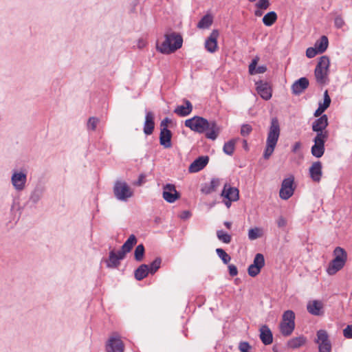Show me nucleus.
Here are the masks:
<instances>
[{"instance_id": "obj_1", "label": "nucleus", "mask_w": 352, "mask_h": 352, "mask_svg": "<svg viewBox=\"0 0 352 352\" xmlns=\"http://www.w3.org/2000/svg\"><path fill=\"white\" fill-rule=\"evenodd\" d=\"M184 124L194 132L200 134L205 133L206 138L211 140H215L222 129L215 120L208 121L199 116H195L186 120Z\"/></svg>"}, {"instance_id": "obj_2", "label": "nucleus", "mask_w": 352, "mask_h": 352, "mask_svg": "<svg viewBox=\"0 0 352 352\" xmlns=\"http://www.w3.org/2000/svg\"><path fill=\"white\" fill-rule=\"evenodd\" d=\"M280 133L278 119L273 117L271 119L270 126L267 133L266 146L263 153V158L267 160L272 155L278 142Z\"/></svg>"}, {"instance_id": "obj_3", "label": "nucleus", "mask_w": 352, "mask_h": 352, "mask_svg": "<svg viewBox=\"0 0 352 352\" xmlns=\"http://www.w3.org/2000/svg\"><path fill=\"white\" fill-rule=\"evenodd\" d=\"M165 40L161 46L157 45V50L164 54H170L174 53L182 47L183 38L182 35L177 32L166 34Z\"/></svg>"}, {"instance_id": "obj_4", "label": "nucleus", "mask_w": 352, "mask_h": 352, "mask_svg": "<svg viewBox=\"0 0 352 352\" xmlns=\"http://www.w3.org/2000/svg\"><path fill=\"white\" fill-rule=\"evenodd\" d=\"M333 256V259L329 263L327 269V272L329 275H334L342 269L347 260L346 250L339 246L334 249Z\"/></svg>"}, {"instance_id": "obj_5", "label": "nucleus", "mask_w": 352, "mask_h": 352, "mask_svg": "<svg viewBox=\"0 0 352 352\" xmlns=\"http://www.w3.org/2000/svg\"><path fill=\"white\" fill-rule=\"evenodd\" d=\"M113 193L117 199L125 201L133 196V191L125 182L116 181L113 186Z\"/></svg>"}, {"instance_id": "obj_6", "label": "nucleus", "mask_w": 352, "mask_h": 352, "mask_svg": "<svg viewBox=\"0 0 352 352\" xmlns=\"http://www.w3.org/2000/svg\"><path fill=\"white\" fill-rule=\"evenodd\" d=\"M295 188L293 175L284 179L279 191L280 197L284 200L289 199L294 195Z\"/></svg>"}, {"instance_id": "obj_7", "label": "nucleus", "mask_w": 352, "mask_h": 352, "mask_svg": "<svg viewBox=\"0 0 352 352\" xmlns=\"http://www.w3.org/2000/svg\"><path fill=\"white\" fill-rule=\"evenodd\" d=\"M317 338L315 342L318 344L319 352H331V343L329 339L327 331L320 329L316 333Z\"/></svg>"}, {"instance_id": "obj_8", "label": "nucleus", "mask_w": 352, "mask_h": 352, "mask_svg": "<svg viewBox=\"0 0 352 352\" xmlns=\"http://www.w3.org/2000/svg\"><path fill=\"white\" fill-rule=\"evenodd\" d=\"M162 197L166 201L172 204L181 197V194L174 184H166L163 186Z\"/></svg>"}, {"instance_id": "obj_9", "label": "nucleus", "mask_w": 352, "mask_h": 352, "mask_svg": "<svg viewBox=\"0 0 352 352\" xmlns=\"http://www.w3.org/2000/svg\"><path fill=\"white\" fill-rule=\"evenodd\" d=\"M116 336H111L109 338L106 344L107 352H124V344L117 333Z\"/></svg>"}, {"instance_id": "obj_10", "label": "nucleus", "mask_w": 352, "mask_h": 352, "mask_svg": "<svg viewBox=\"0 0 352 352\" xmlns=\"http://www.w3.org/2000/svg\"><path fill=\"white\" fill-rule=\"evenodd\" d=\"M256 90L258 94L265 100H269L272 96V89L270 83L263 81L258 80L255 82Z\"/></svg>"}, {"instance_id": "obj_11", "label": "nucleus", "mask_w": 352, "mask_h": 352, "mask_svg": "<svg viewBox=\"0 0 352 352\" xmlns=\"http://www.w3.org/2000/svg\"><path fill=\"white\" fill-rule=\"evenodd\" d=\"M125 258V256L118 250L117 252L113 250L109 252V258L105 261L107 267L113 269L118 268L120 261Z\"/></svg>"}, {"instance_id": "obj_12", "label": "nucleus", "mask_w": 352, "mask_h": 352, "mask_svg": "<svg viewBox=\"0 0 352 352\" xmlns=\"http://www.w3.org/2000/svg\"><path fill=\"white\" fill-rule=\"evenodd\" d=\"M209 157L208 155H201L197 157L189 166V173H197L204 168L208 164Z\"/></svg>"}, {"instance_id": "obj_13", "label": "nucleus", "mask_w": 352, "mask_h": 352, "mask_svg": "<svg viewBox=\"0 0 352 352\" xmlns=\"http://www.w3.org/2000/svg\"><path fill=\"white\" fill-rule=\"evenodd\" d=\"M219 36L218 30H213L210 36L206 38L205 42V47L206 50L210 53L215 52L218 49L217 38Z\"/></svg>"}, {"instance_id": "obj_14", "label": "nucleus", "mask_w": 352, "mask_h": 352, "mask_svg": "<svg viewBox=\"0 0 352 352\" xmlns=\"http://www.w3.org/2000/svg\"><path fill=\"white\" fill-rule=\"evenodd\" d=\"M26 180L27 175L23 172H14L11 178L13 186L18 191H21L24 189Z\"/></svg>"}, {"instance_id": "obj_15", "label": "nucleus", "mask_w": 352, "mask_h": 352, "mask_svg": "<svg viewBox=\"0 0 352 352\" xmlns=\"http://www.w3.org/2000/svg\"><path fill=\"white\" fill-rule=\"evenodd\" d=\"M155 129V116L152 111L146 110L143 131L146 135H150Z\"/></svg>"}, {"instance_id": "obj_16", "label": "nucleus", "mask_w": 352, "mask_h": 352, "mask_svg": "<svg viewBox=\"0 0 352 352\" xmlns=\"http://www.w3.org/2000/svg\"><path fill=\"white\" fill-rule=\"evenodd\" d=\"M172 137L173 133L170 129H168V128L164 127L163 129H160L159 137L160 144L164 148H169L172 146Z\"/></svg>"}, {"instance_id": "obj_17", "label": "nucleus", "mask_w": 352, "mask_h": 352, "mask_svg": "<svg viewBox=\"0 0 352 352\" xmlns=\"http://www.w3.org/2000/svg\"><path fill=\"white\" fill-rule=\"evenodd\" d=\"M322 164L321 162L317 161L309 167V172L311 179L315 182H319L322 175Z\"/></svg>"}, {"instance_id": "obj_18", "label": "nucleus", "mask_w": 352, "mask_h": 352, "mask_svg": "<svg viewBox=\"0 0 352 352\" xmlns=\"http://www.w3.org/2000/svg\"><path fill=\"white\" fill-rule=\"evenodd\" d=\"M309 82L308 78L306 77H301L296 80L292 85V93L296 96H298L309 87Z\"/></svg>"}, {"instance_id": "obj_19", "label": "nucleus", "mask_w": 352, "mask_h": 352, "mask_svg": "<svg viewBox=\"0 0 352 352\" xmlns=\"http://www.w3.org/2000/svg\"><path fill=\"white\" fill-rule=\"evenodd\" d=\"M328 125V117L326 114H323L313 122L311 124V129L314 132L327 131L326 128Z\"/></svg>"}, {"instance_id": "obj_20", "label": "nucleus", "mask_w": 352, "mask_h": 352, "mask_svg": "<svg viewBox=\"0 0 352 352\" xmlns=\"http://www.w3.org/2000/svg\"><path fill=\"white\" fill-rule=\"evenodd\" d=\"M221 179L219 178H212L208 183H204L201 185V192L205 195H210L217 190L221 185Z\"/></svg>"}, {"instance_id": "obj_21", "label": "nucleus", "mask_w": 352, "mask_h": 352, "mask_svg": "<svg viewBox=\"0 0 352 352\" xmlns=\"http://www.w3.org/2000/svg\"><path fill=\"white\" fill-rule=\"evenodd\" d=\"M322 309V302L318 300L309 301L307 305V309L308 312L314 316H322L324 314V311Z\"/></svg>"}, {"instance_id": "obj_22", "label": "nucleus", "mask_w": 352, "mask_h": 352, "mask_svg": "<svg viewBox=\"0 0 352 352\" xmlns=\"http://www.w3.org/2000/svg\"><path fill=\"white\" fill-rule=\"evenodd\" d=\"M259 338L262 343L265 345H270L273 342V334L271 329L267 324H263L261 327Z\"/></svg>"}, {"instance_id": "obj_23", "label": "nucleus", "mask_w": 352, "mask_h": 352, "mask_svg": "<svg viewBox=\"0 0 352 352\" xmlns=\"http://www.w3.org/2000/svg\"><path fill=\"white\" fill-rule=\"evenodd\" d=\"M220 195L223 198L230 197L234 199H239V190L237 188L232 187L228 183H226L223 185Z\"/></svg>"}, {"instance_id": "obj_24", "label": "nucleus", "mask_w": 352, "mask_h": 352, "mask_svg": "<svg viewBox=\"0 0 352 352\" xmlns=\"http://www.w3.org/2000/svg\"><path fill=\"white\" fill-rule=\"evenodd\" d=\"M185 105H178L173 112L180 117H185L190 115L192 111V103L187 99L183 100Z\"/></svg>"}, {"instance_id": "obj_25", "label": "nucleus", "mask_w": 352, "mask_h": 352, "mask_svg": "<svg viewBox=\"0 0 352 352\" xmlns=\"http://www.w3.org/2000/svg\"><path fill=\"white\" fill-rule=\"evenodd\" d=\"M45 187L42 184H38L32 192L29 201L34 204H37L44 195Z\"/></svg>"}, {"instance_id": "obj_26", "label": "nucleus", "mask_w": 352, "mask_h": 352, "mask_svg": "<svg viewBox=\"0 0 352 352\" xmlns=\"http://www.w3.org/2000/svg\"><path fill=\"white\" fill-rule=\"evenodd\" d=\"M137 242L138 239L136 236L132 234L121 246V248L119 250L126 256V254L129 253L132 250L133 246L137 243Z\"/></svg>"}, {"instance_id": "obj_27", "label": "nucleus", "mask_w": 352, "mask_h": 352, "mask_svg": "<svg viewBox=\"0 0 352 352\" xmlns=\"http://www.w3.org/2000/svg\"><path fill=\"white\" fill-rule=\"evenodd\" d=\"M258 60L259 58L257 56L252 60L249 65V73L250 75L263 74L267 71V67L265 65H260L257 67Z\"/></svg>"}, {"instance_id": "obj_28", "label": "nucleus", "mask_w": 352, "mask_h": 352, "mask_svg": "<svg viewBox=\"0 0 352 352\" xmlns=\"http://www.w3.org/2000/svg\"><path fill=\"white\" fill-rule=\"evenodd\" d=\"M307 342V338L304 336H300L289 340L287 346L289 349H296L303 346Z\"/></svg>"}, {"instance_id": "obj_29", "label": "nucleus", "mask_w": 352, "mask_h": 352, "mask_svg": "<svg viewBox=\"0 0 352 352\" xmlns=\"http://www.w3.org/2000/svg\"><path fill=\"white\" fill-rule=\"evenodd\" d=\"M149 273L148 265L146 264H141L136 270L134 271V277L137 280H142L147 276Z\"/></svg>"}, {"instance_id": "obj_30", "label": "nucleus", "mask_w": 352, "mask_h": 352, "mask_svg": "<svg viewBox=\"0 0 352 352\" xmlns=\"http://www.w3.org/2000/svg\"><path fill=\"white\" fill-rule=\"evenodd\" d=\"M330 60L327 56H322L319 58L314 72L329 71Z\"/></svg>"}, {"instance_id": "obj_31", "label": "nucleus", "mask_w": 352, "mask_h": 352, "mask_svg": "<svg viewBox=\"0 0 352 352\" xmlns=\"http://www.w3.org/2000/svg\"><path fill=\"white\" fill-rule=\"evenodd\" d=\"M213 23V16L210 14H206L198 22L197 27L199 29H208Z\"/></svg>"}, {"instance_id": "obj_32", "label": "nucleus", "mask_w": 352, "mask_h": 352, "mask_svg": "<svg viewBox=\"0 0 352 352\" xmlns=\"http://www.w3.org/2000/svg\"><path fill=\"white\" fill-rule=\"evenodd\" d=\"M329 45V39L327 36H322L319 40L316 41L314 47L318 50L320 54L324 53Z\"/></svg>"}, {"instance_id": "obj_33", "label": "nucleus", "mask_w": 352, "mask_h": 352, "mask_svg": "<svg viewBox=\"0 0 352 352\" xmlns=\"http://www.w3.org/2000/svg\"><path fill=\"white\" fill-rule=\"evenodd\" d=\"M295 328V323L281 322L280 324V331L284 336H290Z\"/></svg>"}, {"instance_id": "obj_34", "label": "nucleus", "mask_w": 352, "mask_h": 352, "mask_svg": "<svg viewBox=\"0 0 352 352\" xmlns=\"http://www.w3.org/2000/svg\"><path fill=\"white\" fill-rule=\"evenodd\" d=\"M277 19V14L274 11H270L264 15L262 21L265 25L270 27L276 21Z\"/></svg>"}, {"instance_id": "obj_35", "label": "nucleus", "mask_w": 352, "mask_h": 352, "mask_svg": "<svg viewBox=\"0 0 352 352\" xmlns=\"http://www.w3.org/2000/svg\"><path fill=\"white\" fill-rule=\"evenodd\" d=\"M324 151L325 146L324 144L314 143L311 148V153L312 155L317 158L321 157L324 155Z\"/></svg>"}, {"instance_id": "obj_36", "label": "nucleus", "mask_w": 352, "mask_h": 352, "mask_svg": "<svg viewBox=\"0 0 352 352\" xmlns=\"http://www.w3.org/2000/svg\"><path fill=\"white\" fill-rule=\"evenodd\" d=\"M328 74L329 71L314 72L316 82L320 85H325L329 82Z\"/></svg>"}, {"instance_id": "obj_37", "label": "nucleus", "mask_w": 352, "mask_h": 352, "mask_svg": "<svg viewBox=\"0 0 352 352\" xmlns=\"http://www.w3.org/2000/svg\"><path fill=\"white\" fill-rule=\"evenodd\" d=\"M238 139L232 138L225 142L223 151L228 155H232L235 149V144Z\"/></svg>"}, {"instance_id": "obj_38", "label": "nucleus", "mask_w": 352, "mask_h": 352, "mask_svg": "<svg viewBox=\"0 0 352 352\" xmlns=\"http://www.w3.org/2000/svg\"><path fill=\"white\" fill-rule=\"evenodd\" d=\"M145 255V248L142 243L138 245L134 251V259L138 262L143 261Z\"/></svg>"}, {"instance_id": "obj_39", "label": "nucleus", "mask_w": 352, "mask_h": 352, "mask_svg": "<svg viewBox=\"0 0 352 352\" xmlns=\"http://www.w3.org/2000/svg\"><path fill=\"white\" fill-rule=\"evenodd\" d=\"M316 135L314 137L313 142L314 143L321 144L325 145V142H327L329 138V132L322 131V132H316Z\"/></svg>"}, {"instance_id": "obj_40", "label": "nucleus", "mask_w": 352, "mask_h": 352, "mask_svg": "<svg viewBox=\"0 0 352 352\" xmlns=\"http://www.w3.org/2000/svg\"><path fill=\"white\" fill-rule=\"evenodd\" d=\"M161 257H156L148 265L149 273L152 275L155 274L160 268L162 264Z\"/></svg>"}, {"instance_id": "obj_41", "label": "nucleus", "mask_w": 352, "mask_h": 352, "mask_svg": "<svg viewBox=\"0 0 352 352\" xmlns=\"http://www.w3.org/2000/svg\"><path fill=\"white\" fill-rule=\"evenodd\" d=\"M217 236L218 239L222 241L224 243H230L232 240V236L230 234L225 232L222 230H219L217 231Z\"/></svg>"}, {"instance_id": "obj_42", "label": "nucleus", "mask_w": 352, "mask_h": 352, "mask_svg": "<svg viewBox=\"0 0 352 352\" xmlns=\"http://www.w3.org/2000/svg\"><path fill=\"white\" fill-rule=\"evenodd\" d=\"M216 253L224 264H228L230 261L231 256L223 249L217 248Z\"/></svg>"}, {"instance_id": "obj_43", "label": "nucleus", "mask_w": 352, "mask_h": 352, "mask_svg": "<svg viewBox=\"0 0 352 352\" xmlns=\"http://www.w3.org/2000/svg\"><path fill=\"white\" fill-rule=\"evenodd\" d=\"M252 265L257 266L260 268H263L265 266V258L264 256L261 253H257L253 261Z\"/></svg>"}, {"instance_id": "obj_44", "label": "nucleus", "mask_w": 352, "mask_h": 352, "mask_svg": "<svg viewBox=\"0 0 352 352\" xmlns=\"http://www.w3.org/2000/svg\"><path fill=\"white\" fill-rule=\"evenodd\" d=\"M295 314L292 310H287L283 313V322L295 323Z\"/></svg>"}, {"instance_id": "obj_45", "label": "nucleus", "mask_w": 352, "mask_h": 352, "mask_svg": "<svg viewBox=\"0 0 352 352\" xmlns=\"http://www.w3.org/2000/svg\"><path fill=\"white\" fill-rule=\"evenodd\" d=\"M100 120L96 117H90L87 121V129L91 131H96L98 123Z\"/></svg>"}, {"instance_id": "obj_46", "label": "nucleus", "mask_w": 352, "mask_h": 352, "mask_svg": "<svg viewBox=\"0 0 352 352\" xmlns=\"http://www.w3.org/2000/svg\"><path fill=\"white\" fill-rule=\"evenodd\" d=\"M261 268L252 264L249 265L248 268V273L251 277L256 276L261 272Z\"/></svg>"}, {"instance_id": "obj_47", "label": "nucleus", "mask_w": 352, "mask_h": 352, "mask_svg": "<svg viewBox=\"0 0 352 352\" xmlns=\"http://www.w3.org/2000/svg\"><path fill=\"white\" fill-rule=\"evenodd\" d=\"M331 99L329 95L328 90H325L323 96V102H319V104L325 107L326 109H328L331 104Z\"/></svg>"}, {"instance_id": "obj_48", "label": "nucleus", "mask_w": 352, "mask_h": 352, "mask_svg": "<svg viewBox=\"0 0 352 352\" xmlns=\"http://www.w3.org/2000/svg\"><path fill=\"white\" fill-rule=\"evenodd\" d=\"M252 131V127L248 124H243L241 127L240 133L243 137L248 136Z\"/></svg>"}, {"instance_id": "obj_49", "label": "nucleus", "mask_w": 352, "mask_h": 352, "mask_svg": "<svg viewBox=\"0 0 352 352\" xmlns=\"http://www.w3.org/2000/svg\"><path fill=\"white\" fill-rule=\"evenodd\" d=\"M270 6L269 0H258L255 4L256 8L260 10H267Z\"/></svg>"}, {"instance_id": "obj_50", "label": "nucleus", "mask_w": 352, "mask_h": 352, "mask_svg": "<svg viewBox=\"0 0 352 352\" xmlns=\"http://www.w3.org/2000/svg\"><path fill=\"white\" fill-rule=\"evenodd\" d=\"M260 236L259 229L257 228H251L248 232V237L250 240H254Z\"/></svg>"}, {"instance_id": "obj_51", "label": "nucleus", "mask_w": 352, "mask_h": 352, "mask_svg": "<svg viewBox=\"0 0 352 352\" xmlns=\"http://www.w3.org/2000/svg\"><path fill=\"white\" fill-rule=\"evenodd\" d=\"M252 346L248 342H241L239 345V349L241 352H250Z\"/></svg>"}, {"instance_id": "obj_52", "label": "nucleus", "mask_w": 352, "mask_h": 352, "mask_svg": "<svg viewBox=\"0 0 352 352\" xmlns=\"http://www.w3.org/2000/svg\"><path fill=\"white\" fill-rule=\"evenodd\" d=\"M319 54V52H318V50L315 47H308L306 50V56L309 58H314Z\"/></svg>"}, {"instance_id": "obj_53", "label": "nucleus", "mask_w": 352, "mask_h": 352, "mask_svg": "<svg viewBox=\"0 0 352 352\" xmlns=\"http://www.w3.org/2000/svg\"><path fill=\"white\" fill-rule=\"evenodd\" d=\"M345 23L340 15H338L334 19V25L336 28H342L344 25Z\"/></svg>"}, {"instance_id": "obj_54", "label": "nucleus", "mask_w": 352, "mask_h": 352, "mask_svg": "<svg viewBox=\"0 0 352 352\" xmlns=\"http://www.w3.org/2000/svg\"><path fill=\"white\" fill-rule=\"evenodd\" d=\"M343 335L346 338H352V324L344 329Z\"/></svg>"}, {"instance_id": "obj_55", "label": "nucleus", "mask_w": 352, "mask_h": 352, "mask_svg": "<svg viewBox=\"0 0 352 352\" xmlns=\"http://www.w3.org/2000/svg\"><path fill=\"white\" fill-rule=\"evenodd\" d=\"M327 109L325 108V107H323L322 105H321L320 104L318 103V109L315 111V112L314 113V116L315 117H320L322 115H323L322 113L327 110Z\"/></svg>"}, {"instance_id": "obj_56", "label": "nucleus", "mask_w": 352, "mask_h": 352, "mask_svg": "<svg viewBox=\"0 0 352 352\" xmlns=\"http://www.w3.org/2000/svg\"><path fill=\"white\" fill-rule=\"evenodd\" d=\"M276 223L279 228H283L287 226V220L283 216H280L276 220Z\"/></svg>"}, {"instance_id": "obj_57", "label": "nucleus", "mask_w": 352, "mask_h": 352, "mask_svg": "<svg viewBox=\"0 0 352 352\" xmlns=\"http://www.w3.org/2000/svg\"><path fill=\"white\" fill-rule=\"evenodd\" d=\"M228 272H229V274L231 276H235L238 274L237 267L234 265H232V264H230L228 265Z\"/></svg>"}, {"instance_id": "obj_58", "label": "nucleus", "mask_w": 352, "mask_h": 352, "mask_svg": "<svg viewBox=\"0 0 352 352\" xmlns=\"http://www.w3.org/2000/svg\"><path fill=\"white\" fill-rule=\"evenodd\" d=\"M172 122V120L171 119H170L168 117H166L165 118H164L162 121H161V123H160V129H163V128H168V124H170Z\"/></svg>"}, {"instance_id": "obj_59", "label": "nucleus", "mask_w": 352, "mask_h": 352, "mask_svg": "<svg viewBox=\"0 0 352 352\" xmlns=\"http://www.w3.org/2000/svg\"><path fill=\"white\" fill-rule=\"evenodd\" d=\"M191 217V212L189 210H184L182 212L181 214L179 215V217L182 219H188Z\"/></svg>"}, {"instance_id": "obj_60", "label": "nucleus", "mask_w": 352, "mask_h": 352, "mask_svg": "<svg viewBox=\"0 0 352 352\" xmlns=\"http://www.w3.org/2000/svg\"><path fill=\"white\" fill-rule=\"evenodd\" d=\"M223 199H224L223 203L225 204V205L226 206V207L228 208H229L230 207L232 202L236 201L239 200V199H232L230 197L223 198Z\"/></svg>"}, {"instance_id": "obj_61", "label": "nucleus", "mask_w": 352, "mask_h": 352, "mask_svg": "<svg viewBox=\"0 0 352 352\" xmlns=\"http://www.w3.org/2000/svg\"><path fill=\"white\" fill-rule=\"evenodd\" d=\"M146 175L144 174H140L139 175L138 179L136 182V184L140 186L145 182Z\"/></svg>"}, {"instance_id": "obj_62", "label": "nucleus", "mask_w": 352, "mask_h": 352, "mask_svg": "<svg viewBox=\"0 0 352 352\" xmlns=\"http://www.w3.org/2000/svg\"><path fill=\"white\" fill-rule=\"evenodd\" d=\"M301 144L300 142H296L292 147V152H296L300 148Z\"/></svg>"}, {"instance_id": "obj_63", "label": "nucleus", "mask_w": 352, "mask_h": 352, "mask_svg": "<svg viewBox=\"0 0 352 352\" xmlns=\"http://www.w3.org/2000/svg\"><path fill=\"white\" fill-rule=\"evenodd\" d=\"M263 10H260V9L257 8L256 10H254V15L256 16H261L263 14Z\"/></svg>"}, {"instance_id": "obj_64", "label": "nucleus", "mask_w": 352, "mask_h": 352, "mask_svg": "<svg viewBox=\"0 0 352 352\" xmlns=\"http://www.w3.org/2000/svg\"><path fill=\"white\" fill-rule=\"evenodd\" d=\"M243 148L246 151H249V146L246 140H243Z\"/></svg>"}]
</instances>
